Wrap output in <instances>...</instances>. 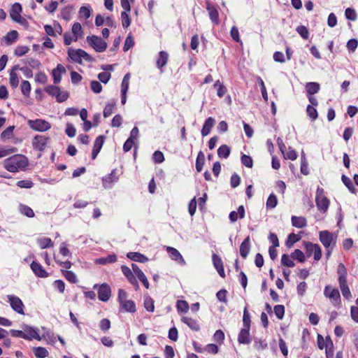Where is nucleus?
<instances>
[{
  "instance_id": "f257e3e1",
  "label": "nucleus",
  "mask_w": 358,
  "mask_h": 358,
  "mask_svg": "<svg viewBox=\"0 0 358 358\" xmlns=\"http://www.w3.org/2000/svg\"><path fill=\"white\" fill-rule=\"evenodd\" d=\"M28 164V159L22 155H15L4 160L3 166L10 172H16L25 168Z\"/></svg>"
},
{
  "instance_id": "f03ea898",
  "label": "nucleus",
  "mask_w": 358,
  "mask_h": 358,
  "mask_svg": "<svg viewBox=\"0 0 358 358\" xmlns=\"http://www.w3.org/2000/svg\"><path fill=\"white\" fill-rule=\"evenodd\" d=\"M337 273L338 275L339 287L343 296L348 299L351 297V292L347 284V269L343 264L340 263L338 264Z\"/></svg>"
},
{
  "instance_id": "7ed1b4c3",
  "label": "nucleus",
  "mask_w": 358,
  "mask_h": 358,
  "mask_svg": "<svg viewBox=\"0 0 358 358\" xmlns=\"http://www.w3.org/2000/svg\"><path fill=\"white\" fill-rule=\"evenodd\" d=\"M315 201L320 211L326 212L329 206V199L324 194V189L318 187L316 192Z\"/></svg>"
},
{
  "instance_id": "20e7f679",
  "label": "nucleus",
  "mask_w": 358,
  "mask_h": 358,
  "mask_svg": "<svg viewBox=\"0 0 358 358\" xmlns=\"http://www.w3.org/2000/svg\"><path fill=\"white\" fill-rule=\"evenodd\" d=\"M87 41L96 52H102L107 48L106 42L96 36H87Z\"/></svg>"
},
{
  "instance_id": "39448f33",
  "label": "nucleus",
  "mask_w": 358,
  "mask_h": 358,
  "mask_svg": "<svg viewBox=\"0 0 358 358\" xmlns=\"http://www.w3.org/2000/svg\"><path fill=\"white\" fill-rule=\"evenodd\" d=\"M28 125L34 130L38 131H45L51 128V124L45 120L37 119L28 120Z\"/></svg>"
},
{
  "instance_id": "423d86ee",
  "label": "nucleus",
  "mask_w": 358,
  "mask_h": 358,
  "mask_svg": "<svg viewBox=\"0 0 358 358\" xmlns=\"http://www.w3.org/2000/svg\"><path fill=\"white\" fill-rule=\"evenodd\" d=\"M324 294L327 298L331 300L334 305H337L341 301V296L338 289L330 285H327L324 287Z\"/></svg>"
},
{
  "instance_id": "0eeeda50",
  "label": "nucleus",
  "mask_w": 358,
  "mask_h": 358,
  "mask_svg": "<svg viewBox=\"0 0 358 358\" xmlns=\"http://www.w3.org/2000/svg\"><path fill=\"white\" fill-rule=\"evenodd\" d=\"M69 57L74 62L80 63L82 59H85V60H90V55L83 50H73L69 49L68 50Z\"/></svg>"
},
{
  "instance_id": "6e6552de",
  "label": "nucleus",
  "mask_w": 358,
  "mask_h": 358,
  "mask_svg": "<svg viewBox=\"0 0 358 358\" xmlns=\"http://www.w3.org/2000/svg\"><path fill=\"white\" fill-rule=\"evenodd\" d=\"M7 297L12 308L18 313L24 315V305L21 299L13 295H8Z\"/></svg>"
},
{
  "instance_id": "1a4fd4ad",
  "label": "nucleus",
  "mask_w": 358,
  "mask_h": 358,
  "mask_svg": "<svg viewBox=\"0 0 358 358\" xmlns=\"http://www.w3.org/2000/svg\"><path fill=\"white\" fill-rule=\"evenodd\" d=\"M49 140V137H46L42 135H38L35 136L33 139V147L34 149H37L39 151H43L45 150Z\"/></svg>"
},
{
  "instance_id": "9d476101",
  "label": "nucleus",
  "mask_w": 358,
  "mask_h": 358,
  "mask_svg": "<svg viewBox=\"0 0 358 358\" xmlns=\"http://www.w3.org/2000/svg\"><path fill=\"white\" fill-rule=\"evenodd\" d=\"M121 270H122L123 274L125 275V277L129 280V282L131 285H133L136 289H138L139 285H138L137 280L136 279L135 274L134 273L133 270L131 271L127 266H122Z\"/></svg>"
},
{
  "instance_id": "9b49d317",
  "label": "nucleus",
  "mask_w": 358,
  "mask_h": 358,
  "mask_svg": "<svg viewBox=\"0 0 358 358\" xmlns=\"http://www.w3.org/2000/svg\"><path fill=\"white\" fill-rule=\"evenodd\" d=\"M22 10V6L20 3H15L13 5L10 12V17L13 20L17 22L22 23V19L20 14Z\"/></svg>"
},
{
  "instance_id": "f8f14e48",
  "label": "nucleus",
  "mask_w": 358,
  "mask_h": 358,
  "mask_svg": "<svg viewBox=\"0 0 358 358\" xmlns=\"http://www.w3.org/2000/svg\"><path fill=\"white\" fill-rule=\"evenodd\" d=\"M111 294V290L110 287L104 283L102 284L98 290V297L99 299L102 301H106L109 299Z\"/></svg>"
},
{
  "instance_id": "ddd939ff",
  "label": "nucleus",
  "mask_w": 358,
  "mask_h": 358,
  "mask_svg": "<svg viewBox=\"0 0 358 358\" xmlns=\"http://www.w3.org/2000/svg\"><path fill=\"white\" fill-rule=\"evenodd\" d=\"M132 270L135 275L138 277V278L142 282L143 285L148 289L149 288V282L145 275V274L143 273V271L139 268V267L135 264H131Z\"/></svg>"
},
{
  "instance_id": "4468645a",
  "label": "nucleus",
  "mask_w": 358,
  "mask_h": 358,
  "mask_svg": "<svg viewBox=\"0 0 358 358\" xmlns=\"http://www.w3.org/2000/svg\"><path fill=\"white\" fill-rule=\"evenodd\" d=\"M206 9L208 11L209 17L214 24H218L219 14L217 10L209 2H206Z\"/></svg>"
},
{
  "instance_id": "2eb2a0df",
  "label": "nucleus",
  "mask_w": 358,
  "mask_h": 358,
  "mask_svg": "<svg viewBox=\"0 0 358 358\" xmlns=\"http://www.w3.org/2000/svg\"><path fill=\"white\" fill-rule=\"evenodd\" d=\"M320 241L325 248H329L333 241V236L327 231H320Z\"/></svg>"
},
{
  "instance_id": "dca6fc26",
  "label": "nucleus",
  "mask_w": 358,
  "mask_h": 358,
  "mask_svg": "<svg viewBox=\"0 0 358 358\" xmlns=\"http://www.w3.org/2000/svg\"><path fill=\"white\" fill-rule=\"evenodd\" d=\"M104 139H105V137L103 136H99L96 138L94 144L92 152V157L93 159H94L96 157L97 155L100 152V150L103 146Z\"/></svg>"
},
{
  "instance_id": "f3484780",
  "label": "nucleus",
  "mask_w": 358,
  "mask_h": 358,
  "mask_svg": "<svg viewBox=\"0 0 358 358\" xmlns=\"http://www.w3.org/2000/svg\"><path fill=\"white\" fill-rule=\"evenodd\" d=\"M238 341L241 344H249L251 342L250 329L243 327L238 334Z\"/></svg>"
},
{
  "instance_id": "a211bd4d",
  "label": "nucleus",
  "mask_w": 358,
  "mask_h": 358,
  "mask_svg": "<svg viewBox=\"0 0 358 358\" xmlns=\"http://www.w3.org/2000/svg\"><path fill=\"white\" fill-rule=\"evenodd\" d=\"M31 268L33 272L40 278H46L48 276V273L43 268L41 265L36 262H33L31 264Z\"/></svg>"
},
{
  "instance_id": "6ab92c4d",
  "label": "nucleus",
  "mask_w": 358,
  "mask_h": 358,
  "mask_svg": "<svg viewBox=\"0 0 358 358\" xmlns=\"http://www.w3.org/2000/svg\"><path fill=\"white\" fill-rule=\"evenodd\" d=\"M167 251L169 253L172 259L177 261L182 264H185V262L182 256L176 248L172 247H167Z\"/></svg>"
},
{
  "instance_id": "aec40b11",
  "label": "nucleus",
  "mask_w": 358,
  "mask_h": 358,
  "mask_svg": "<svg viewBox=\"0 0 358 358\" xmlns=\"http://www.w3.org/2000/svg\"><path fill=\"white\" fill-rule=\"evenodd\" d=\"M245 217V208L243 206H240L238 210L231 211L229 214V220L231 222L237 221L238 218L243 219Z\"/></svg>"
},
{
  "instance_id": "412c9836",
  "label": "nucleus",
  "mask_w": 358,
  "mask_h": 358,
  "mask_svg": "<svg viewBox=\"0 0 358 358\" xmlns=\"http://www.w3.org/2000/svg\"><path fill=\"white\" fill-rule=\"evenodd\" d=\"M23 330H24V333H26L28 334V337L25 338V339L31 340L32 338H35L38 341L41 340V337L38 335L36 329H35L31 327H29L27 325H24L23 327Z\"/></svg>"
},
{
  "instance_id": "4be33fe9",
  "label": "nucleus",
  "mask_w": 358,
  "mask_h": 358,
  "mask_svg": "<svg viewBox=\"0 0 358 358\" xmlns=\"http://www.w3.org/2000/svg\"><path fill=\"white\" fill-rule=\"evenodd\" d=\"M214 124L215 120L211 117H208L203 124V128L201 129V134L203 136L208 135L211 129L214 126Z\"/></svg>"
},
{
  "instance_id": "5701e85b",
  "label": "nucleus",
  "mask_w": 358,
  "mask_h": 358,
  "mask_svg": "<svg viewBox=\"0 0 358 358\" xmlns=\"http://www.w3.org/2000/svg\"><path fill=\"white\" fill-rule=\"evenodd\" d=\"M250 250V237L248 236L241 244L240 254L243 258H246Z\"/></svg>"
},
{
  "instance_id": "b1692460",
  "label": "nucleus",
  "mask_w": 358,
  "mask_h": 358,
  "mask_svg": "<svg viewBox=\"0 0 358 358\" xmlns=\"http://www.w3.org/2000/svg\"><path fill=\"white\" fill-rule=\"evenodd\" d=\"M181 320L193 331H198L200 329L197 322L191 317H183Z\"/></svg>"
},
{
  "instance_id": "393cba45",
  "label": "nucleus",
  "mask_w": 358,
  "mask_h": 358,
  "mask_svg": "<svg viewBox=\"0 0 358 358\" xmlns=\"http://www.w3.org/2000/svg\"><path fill=\"white\" fill-rule=\"evenodd\" d=\"M317 345L320 350H322L324 348H329V347H332L333 343L329 338H327L326 341H324V338L320 334H318Z\"/></svg>"
},
{
  "instance_id": "a878e982",
  "label": "nucleus",
  "mask_w": 358,
  "mask_h": 358,
  "mask_svg": "<svg viewBox=\"0 0 358 358\" xmlns=\"http://www.w3.org/2000/svg\"><path fill=\"white\" fill-rule=\"evenodd\" d=\"M169 55L165 51H161L159 54V58L157 61V66L159 69H162V67L166 66L168 62Z\"/></svg>"
},
{
  "instance_id": "bb28decb",
  "label": "nucleus",
  "mask_w": 358,
  "mask_h": 358,
  "mask_svg": "<svg viewBox=\"0 0 358 358\" xmlns=\"http://www.w3.org/2000/svg\"><path fill=\"white\" fill-rule=\"evenodd\" d=\"M127 257L135 262H145L148 259L143 255L139 252H129L127 255Z\"/></svg>"
},
{
  "instance_id": "cd10ccee",
  "label": "nucleus",
  "mask_w": 358,
  "mask_h": 358,
  "mask_svg": "<svg viewBox=\"0 0 358 358\" xmlns=\"http://www.w3.org/2000/svg\"><path fill=\"white\" fill-rule=\"evenodd\" d=\"M117 261V257L115 255L112 254L108 255L106 257H101L95 260L96 264H106L115 262Z\"/></svg>"
},
{
  "instance_id": "c85d7f7f",
  "label": "nucleus",
  "mask_w": 358,
  "mask_h": 358,
  "mask_svg": "<svg viewBox=\"0 0 358 358\" xmlns=\"http://www.w3.org/2000/svg\"><path fill=\"white\" fill-rule=\"evenodd\" d=\"M292 224L295 227L303 228L306 226V220L303 217L292 216Z\"/></svg>"
},
{
  "instance_id": "c756f323",
  "label": "nucleus",
  "mask_w": 358,
  "mask_h": 358,
  "mask_svg": "<svg viewBox=\"0 0 358 358\" xmlns=\"http://www.w3.org/2000/svg\"><path fill=\"white\" fill-rule=\"evenodd\" d=\"M320 84L315 82L308 83L306 85V92L309 95L317 93L320 90Z\"/></svg>"
},
{
  "instance_id": "7c9ffc66",
  "label": "nucleus",
  "mask_w": 358,
  "mask_h": 358,
  "mask_svg": "<svg viewBox=\"0 0 358 358\" xmlns=\"http://www.w3.org/2000/svg\"><path fill=\"white\" fill-rule=\"evenodd\" d=\"M120 303L121 307L127 312L134 313L136 311L135 304L131 300H125Z\"/></svg>"
},
{
  "instance_id": "2f4dec72",
  "label": "nucleus",
  "mask_w": 358,
  "mask_h": 358,
  "mask_svg": "<svg viewBox=\"0 0 358 358\" xmlns=\"http://www.w3.org/2000/svg\"><path fill=\"white\" fill-rule=\"evenodd\" d=\"M72 33L73 34L74 41L82 36L83 29L81 24L78 22H75L72 26Z\"/></svg>"
},
{
  "instance_id": "473e14b6",
  "label": "nucleus",
  "mask_w": 358,
  "mask_h": 358,
  "mask_svg": "<svg viewBox=\"0 0 358 358\" xmlns=\"http://www.w3.org/2000/svg\"><path fill=\"white\" fill-rule=\"evenodd\" d=\"M17 36L18 34L16 31H10L3 37V40L6 41L7 45H10L15 41Z\"/></svg>"
},
{
  "instance_id": "72a5a7b5",
  "label": "nucleus",
  "mask_w": 358,
  "mask_h": 358,
  "mask_svg": "<svg viewBox=\"0 0 358 358\" xmlns=\"http://www.w3.org/2000/svg\"><path fill=\"white\" fill-rule=\"evenodd\" d=\"M230 148L227 145H221L217 150V155L220 157L227 158L230 154Z\"/></svg>"
},
{
  "instance_id": "f704fd0d",
  "label": "nucleus",
  "mask_w": 358,
  "mask_h": 358,
  "mask_svg": "<svg viewBox=\"0 0 358 358\" xmlns=\"http://www.w3.org/2000/svg\"><path fill=\"white\" fill-rule=\"evenodd\" d=\"M20 82L19 77L17 74L15 72H13V71H10V85L13 88H16L18 86Z\"/></svg>"
},
{
  "instance_id": "c9c22d12",
  "label": "nucleus",
  "mask_w": 358,
  "mask_h": 358,
  "mask_svg": "<svg viewBox=\"0 0 358 358\" xmlns=\"http://www.w3.org/2000/svg\"><path fill=\"white\" fill-rule=\"evenodd\" d=\"M34 353L37 358H45L48 355V350L42 347H38L34 348Z\"/></svg>"
},
{
  "instance_id": "e433bc0d",
  "label": "nucleus",
  "mask_w": 358,
  "mask_h": 358,
  "mask_svg": "<svg viewBox=\"0 0 358 358\" xmlns=\"http://www.w3.org/2000/svg\"><path fill=\"white\" fill-rule=\"evenodd\" d=\"M62 273L65 278L71 283H76L78 282L76 275L71 271H63Z\"/></svg>"
},
{
  "instance_id": "4c0bfd02",
  "label": "nucleus",
  "mask_w": 358,
  "mask_h": 358,
  "mask_svg": "<svg viewBox=\"0 0 358 358\" xmlns=\"http://www.w3.org/2000/svg\"><path fill=\"white\" fill-rule=\"evenodd\" d=\"M128 13L129 12L123 11L121 13L122 25L124 28H127L131 24V18Z\"/></svg>"
},
{
  "instance_id": "58836bf2",
  "label": "nucleus",
  "mask_w": 358,
  "mask_h": 358,
  "mask_svg": "<svg viewBox=\"0 0 358 358\" xmlns=\"http://www.w3.org/2000/svg\"><path fill=\"white\" fill-rule=\"evenodd\" d=\"M176 308L181 313H187L189 310V304L186 301L178 300L176 303Z\"/></svg>"
},
{
  "instance_id": "ea45409f",
  "label": "nucleus",
  "mask_w": 358,
  "mask_h": 358,
  "mask_svg": "<svg viewBox=\"0 0 358 358\" xmlns=\"http://www.w3.org/2000/svg\"><path fill=\"white\" fill-rule=\"evenodd\" d=\"M291 257L295 259H297L299 262H304L306 259L303 252L299 250L296 249L292 254Z\"/></svg>"
},
{
  "instance_id": "a19ab883",
  "label": "nucleus",
  "mask_w": 358,
  "mask_h": 358,
  "mask_svg": "<svg viewBox=\"0 0 358 358\" xmlns=\"http://www.w3.org/2000/svg\"><path fill=\"white\" fill-rule=\"evenodd\" d=\"M278 204V199L275 194H271L266 201V208H274Z\"/></svg>"
},
{
  "instance_id": "79ce46f5",
  "label": "nucleus",
  "mask_w": 358,
  "mask_h": 358,
  "mask_svg": "<svg viewBox=\"0 0 358 358\" xmlns=\"http://www.w3.org/2000/svg\"><path fill=\"white\" fill-rule=\"evenodd\" d=\"M38 243L40 247L43 249L46 248L48 247H52L53 243L50 238H42L38 239Z\"/></svg>"
},
{
  "instance_id": "37998d69",
  "label": "nucleus",
  "mask_w": 358,
  "mask_h": 358,
  "mask_svg": "<svg viewBox=\"0 0 358 358\" xmlns=\"http://www.w3.org/2000/svg\"><path fill=\"white\" fill-rule=\"evenodd\" d=\"M243 327H245L247 329H250V316L248 311V308L245 307L244 308L243 311Z\"/></svg>"
},
{
  "instance_id": "c03bdc74",
  "label": "nucleus",
  "mask_w": 358,
  "mask_h": 358,
  "mask_svg": "<svg viewBox=\"0 0 358 358\" xmlns=\"http://www.w3.org/2000/svg\"><path fill=\"white\" fill-rule=\"evenodd\" d=\"M29 47L26 45H18L15 50V55L17 57H22L28 52Z\"/></svg>"
},
{
  "instance_id": "a18cd8bd",
  "label": "nucleus",
  "mask_w": 358,
  "mask_h": 358,
  "mask_svg": "<svg viewBox=\"0 0 358 358\" xmlns=\"http://www.w3.org/2000/svg\"><path fill=\"white\" fill-rule=\"evenodd\" d=\"M204 164V155L200 152L198 155L196 162V169L197 171L200 172L202 170L203 166Z\"/></svg>"
},
{
  "instance_id": "49530a36",
  "label": "nucleus",
  "mask_w": 358,
  "mask_h": 358,
  "mask_svg": "<svg viewBox=\"0 0 358 358\" xmlns=\"http://www.w3.org/2000/svg\"><path fill=\"white\" fill-rule=\"evenodd\" d=\"M144 307L148 311H150V312L154 311V310H155L154 301L150 296L145 297V299L144 300Z\"/></svg>"
},
{
  "instance_id": "de8ad7c7",
  "label": "nucleus",
  "mask_w": 358,
  "mask_h": 358,
  "mask_svg": "<svg viewBox=\"0 0 358 358\" xmlns=\"http://www.w3.org/2000/svg\"><path fill=\"white\" fill-rule=\"evenodd\" d=\"M115 101L109 103L106 106V107L103 110V113L104 117H108L113 113V108H115Z\"/></svg>"
},
{
  "instance_id": "09e8293b",
  "label": "nucleus",
  "mask_w": 358,
  "mask_h": 358,
  "mask_svg": "<svg viewBox=\"0 0 358 358\" xmlns=\"http://www.w3.org/2000/svg\"><path fill=\"white\" fill-rule=\"evenodd\" d=\"M300 238L295 234H290L288 236L287 241L286 242V245L288 248H291L293 245L299 241Z\"/></svg>"
},
{
  "instance_id": "8fccbe9b",
  "label": "nucleus",
  "mask_w": 358,
  "mask_h": 358,
  "mask_svg": "<svg viewBox=\"0 0 358 358\" xmlns=\"http://www.w3.org/2000/svg\"><path fill=\"white\" fill-rule=\"evenodd\" d=\"M21 91H22V93L27 96H29V93H30V91H31V85L29 83V81L27 80H24L22 83V85H21Z\"/></svg>"
},
{
  "instance_id": "3c124183",
  "label": "nucleus",
  "mask_w": 358,
  "mask_h": 358,
  "mask_svg": "<svg viewBox=\"0 0 358 358\" xmlns=\"http://www.w3.org/2000/svg\"><path fill=\"white\" fill-rule=\"evenodd\" d=\"M281 263L282 265L287 267H294V262L291 259V257L287 255H283L281 259Z\"/></svg>"
},
{
  "instance_id": "603ef678",
  "label": "nucleus",
  "mask_w": 358,
  "mask_h": 358,
  "mask_svg": "<svg viewBox=\"0 0 358 358\" xmlns=\"http://www.w3.org/2000/svg\"><path fill=\"white\" fill-rule=\"evenodd\" d=\"M274 313L278 319H282L285 314V307L282 305L275 306L274 307Z\"/></svg>"
},
{
  "instance_id": "864d4df0",
  "label": "nucleus",
  "mask_w": 358,
  "mask_h": 358,
  "mask_svg": "<svg viewBox=\"0 0 358 358\" xmlns=\"http://www.w3.org/2000/svg\"><path fill=\"white\" fill-rule=\"evenodd\" d=\"M345 15L347 19L350 20L352 21H355L357 19V13H356L355 10L350 8H348L345 10Z\"/></svg>"
},
{
  "instance_id": "5fc2aeb1",
  "label": "nucleus",
  "mask_w": 358,
  "mask_h": 358,
  "mask_svg": "<svg viewBox=\"0 0 358 358\" xmlns=\"http://www.w3.org/2000/svg\"><path fill=\"white\" fill-rule=\"evenodd\" d=\"M308 115L313 120H315L317 118V110L312 106L308 105L306 109Z\"/></svg>"
},
{
  "instance_id": "6e6d98bb",
  "label": "nucleus",
  "mask_w": 358,
  "mask_h": 358,
  "mask_svg": "<svg viewBox=\"0 0 358 358\" xmlns=\"http://www.w3.org/2000/svg\"><path fill=\"white\" fill-rule=\"evenodd\" d=\"M20 212L28 217H33L34 216L33 210L27 206H21Z\"/></svg>"
},
{
  "instance_id": "4d7b16f0",
  "label": "nucleus",
  "mask_w": 358,
  "mask_h": 358,
  "mask_svg": "<svg viewBox=\"0 0 358 358\" xmlns=\"http://www.w3.org/2000/svg\"><path fill=\"white\" fill-rule=\"evenodd\" d=\"M69 93L66 91H62L59 88V92L56 96L57 101L58 102H63L65 101L69 98Z\"/></svg>"
},
{
  "instance_id": "13d9d810",
  "label": "nucleus",
  "mask_w": 358,
  "mask_h": 358,
  "mask_svg": "<svg viewBox=\"0 0 358 358\" xmlns=\"http://www.w3.org/2000/svg\"><path fill=\"white\" fill-rule=\"evenodd\" d=\"M134 45V41L131 35H129L125 40L124 45V50L127 51L130 48H131Z\"/></svg>"
},
{
  "instance_id": "bf43d9fd",
  "label": "nucleus",
  "mask_w": 358,
  "mask_h": 358,
  "mask_svg": "<svg viewBox=\"0 0 358 358\" xmlns=\"http://www.w3.org/2000/svg\"><path fill=\"white\" fill-rule=\"evenodd\" d=\"M45 92L56 97L58 92H59V87L55 85H49L45 87Z\"/></svg>"
},
{
  "instance_id": "052dcab7",
  "label": "nucleus",
  "mask_w": 358,
  "mask_h": 358,
  "mask_svg": "<svg viewBox=\"0 0 358 358\" xmlns=\"http://www.w3.org/2000/svg\"><path fill=\"white\" fill-rule=\"evenodd\" d=\"M342 180H343V183L346 185V187L349 189V190L351 192L354 193L355 189V187H354L351 180L349 178H348L347 176L343 175L342 176Z\"/></svg>"
},
{
  "instance_id": "680f3d73",
  "label": "nucleus",
  "mask_w": 358,
  "mask_h": 358,
  "mask_svg": "<svg viewBox=\"0 0 358 358\" xmlns=\"http://www.w3.org/2000/svg\"><path fill=\"white\" fill-rule=\"evenodd\" d=\"M296 31L301 35V36L307 39L309 36V32L308 29L304 26H299L296 28Z\"/></svg>"
},
{
  "instance_id": "e2e57ef3",
  "label": "nucleus",
  "mask_w": 358,
  "mask_h": 358,
  "mask_svg": "<svg viewBox=\"0 0 358 358\" xmlns=\"http://www.w3.org/2000/svg\"><path fill=\"white\" fill-rule=\"evenodd\" d=\"M15 127L10 126L6 129H5L1 135V138H10L13 136V130Z\"/></svg>"
},
{
  "instance_id": "0e129e2a",
  "label": "nucleus",
  "mask_w": 358,
  "mask_h": 358,
  "mask_svg": "<svg viewBox=\"0 0 358 358\" xmlns=\"http://www.w3.org/2000/svg\"><path fill=\"white\" fill-rule=\"evenodd\" d=\"M241 162L243 165L248 168H251L253 164L252 159L250 156L246 155H243L241 157Z\"/></svg>"
},
{
  "instance_id": "69168bd1",
  "label": "nucleus",
  "mask_w": 358,
  "mask_h": 358,
  "mask_svg": "<svg viewBox=\"0 0 358 358\" xmlns=\"http://www.w3.org/2000/svg\"><path fill=\"white\" fill-rule=\"evenodd\" d=\"M213 262L216 270L221 268L223 267V263L220 257H219L217 255H213Z\"/></svg>"
},
{
  "instance_id": "338daca9",
  "label": "nucleus",
  "mask_w": 358,
  "mask_h": 358,
  "mask_svg": "<svg viewBox=\"0 0 358 358\" xmlns=\"http://www.w3.org/2000/svg\"><path fill=\"white\" fill-rule=\"evenodd\" d=\"M91 89L94 93H100L102 90V86L99 82L94 80L90 84Z\"/></svg>"
},
{
  "instance_id": "774afa93",
  "label": "nucleus",
  "mask_w": 358,
  "mask_h": 358,
  "mask_svg": "<svg viewBox=\"0 0 358 358\" xmlns=\"http://www.w3.org/2000/svg\"><path fill=\"white\" fill-rule=\"evenodd\" d=\"M66 134L69 137H73L76 136V129L72 124L67 123L66 128Z\"/></svg>"
}]
</instances>
